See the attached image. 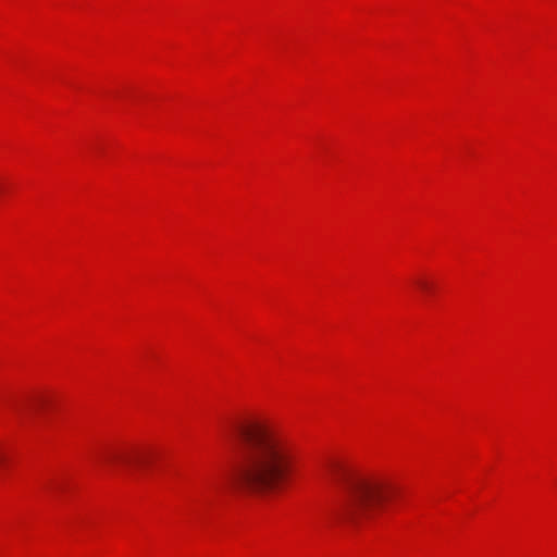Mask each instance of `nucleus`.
Segmentation results:
<instances>
[{"instance_id": "1", "label": "nucleus", "mask_w": 557, "mask_h": 557, "mask_svg": "<svg viewBox=\"0 0 557 557\" xmlns=\"http://www.w3.org/2000/svg\"><path fill=\"white\" fill-rule=\"evenodd\" d=\"M230 436L238 447L235 484L251 494L272 495L283 491L295 470L292 444L264 418L234 421Z\"/></svg>"}, {"instance_id": "2", "label": "nucleus", "mask_w": 557, "mask_h": 557, "mask_svg": "<svg viewBox=\"0 0 557 557\" xmlns=\"http://www.w3.org/2000/svg\"><path fill=\"white\" fill-rule=\"evenodd\" d=\"M325 475L343 488L345 500L339 515L354 523L372 520L383 503L396 493L389 481L356 475L335 462L326 466Z\"/></svg>"}, {"instance_id": "3", "label": "nucleus", "mask_w": 557, "mask_h": 557, "mask_svg": "<svg viewBox=\"0 0 557 557\" xmlns=\"http://www.w3.org/2000/svg\"><path fill=\"white\" fill-rule=\"evenodd\" d=\"M146 454L137 450L108 449L99 454L98 461L109 469L131 468L146 462Z\"/></svg>"}, {"instance_id": "4", "label": "nucleus", "mask_w": 557, "mask_h": 557, "mask_svg": "<svg viewBox=\"0 0 557 557\" xmlns=\"http://www.w3.org/2000/svg\"><path fill=\"white\" fill-rule=\"evenodd\" d=\"M418 284L423 289H428L430 287L429 284L424 281H420V282H418Z\"/></svg>"}]
</instances>
